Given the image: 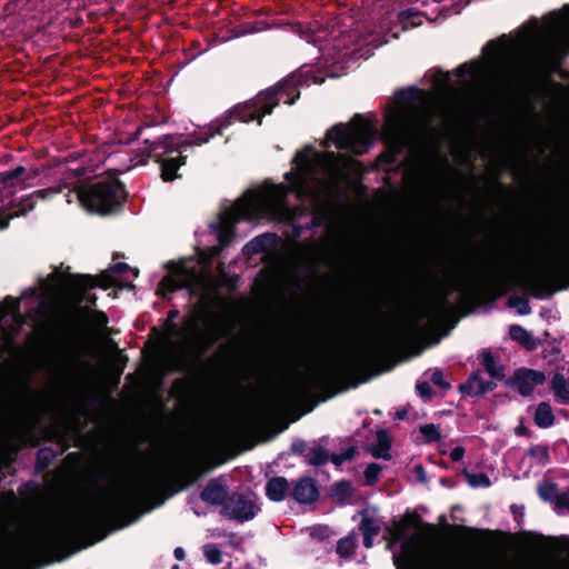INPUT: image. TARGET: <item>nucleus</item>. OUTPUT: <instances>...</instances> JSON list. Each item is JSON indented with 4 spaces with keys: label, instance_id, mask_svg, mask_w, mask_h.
Wrapping results in <instances>:
<instances>
[{
    "label": "nucleus",
    "instance_id": "f257e3e1",
    "mask_svg": "<svg viewBox=\"0 0 569 569\" xmlns=\"http://www.w3.org/2000/svg\"><path fill=\"white\" fill-rule=\"evenodd\" d=\"M62 467H139L138 471L110 489L96 508L83 517L80 531L100 532L104 539L121 530L168 499L198 483L220 465H61Z\"/></svg>",
    "mask_w": 569,
    "mask_h": 569
},
{
    "label": "nucleus",
    "instance_id": "f03ea898",
    "mask_svg": "<svg viewBox=\"0 0 569 569\" xmlns=\"http://www.w3.org/2000/svg\"><path fill=\"white\" fill-rule=\"evenodd\" d=\"M298 168L287 172L284 178L289 187L271 186L263 192H248L244 198L233 206L237 220H254L267 216L280 222L292 224V234L299 238L306 226L295 221L306 214L303 207H290L287 202L289 192H296L299 198L307 197L319 203L330 196L332 190L346 178V169L353 167L356 161L333 151H326L315 158L297 154Z\"/></svg>",
    "mask_w": 569,
    "mask_h": 569
},
{
    "label": "nucleus",
    "instance_id": "7ed1b4c3",
    "mask_svg": "<svg viewBox=\"0 0 569 569\" xmlns=\"http://www.w3.org/2000/svg\"><path fill=\"white\" fill-rule=\"evenodd\" d=\"M101 506L102 499L67 517L68 521L31 531L13 548L0 552V569H37L47 557L52 558L48 563L61 561L101 541L100 532L80 531L84 515Z\"/></svg>",
    "mask_w": 569,
    "mask_h": 569
},
{
    "label": "nucleus",
    "instance_id": "20e7f679",
    "mask_svg": "<svg viewBox=\"0 0 569 569\" xmlns=\"http://www.w3.org/2000/svg\"><path fill=\"white\" fill-rule=\"evenodd\" d=\"M101 506L102 499L67 517L68 521L31 531L13 548L0 552V569H37L47 557L52 558L48 563L61 561L101 541L100 532L80 531L84 515Z\"/></svg>",
    "mask_w": 569,
    "mask_h": 569
},
{
    "label": "nucleus",
    "instance_id": "39448f33",
    "mask_svg": "<svg viewBox=\"0 0 569 569\" xmlns=\"http://www.w3.org/2000/svg\"><path fill=\"white\" fill-rule=\"evenodd\" d=\"M68 189L67 202L79 201L88 211L109 214L120 209L127 199V191L117 178H103L96 182L70 188L67 182L32 192L22 198L12 211L0 210V229L8 227L10 219L31 211L38 200H44Z\"/></svg>",
    "mask_w": 569,
    "mask_h": 569
},
{
    "label": "nucleus",
    "instance_id": "423d86ee",
    "mask_svg": "<svg viewBox=\"0 0 569 569\" xmlns=\"http://www.w3.org/2000/svg\"><path fill=\"white\" fill-rule=\"evenodd\" d=\"M266 114L264 106L258 103L257 94L252 100L236 106L216 127V130L206 137H197L193 140H188L177 136L161 134L159 137L148 136L143 138L142 141L146 146L148 157L153 158L160 163L162 180L166 182L173 181L180 177L177 171L184 164L187 159L186 152L190 147L206 143L214 134H222V130L228 127L233 119L241 122L258 120L259 123H261V118Z\"/></svg>",
    "mask_w": 569,
    "mask_h": 569
},
{
    "label": "nucleus",
    "instance_id": "0eeeda50",
    "mask_svg": "<svg viewBox=\"0 0 569 569\" xmlns=\"http://www.w3.org/2000/svg\"><path fill=\"white\" fill-rule=\"evenodd\" d=\"M416 93L413 88L400 90L397 93L398 102L409 106L387 116L383 130L389 151L379 156L380 161L396 162L397 157L405 148L412 146L433 131L435 110L426 98L421 100L420 104H412Z\"/></svg>",
    "mask_w": 569,
    "mask_h": 569
},
{
    "label": "nucleus",
    "instance_id": "6e6552de",
    "mask_svg": "<svg viewBox=\"0 0 569 569\" xmlns=\"http://www.w3.org/2000/svg\"><path fill=\"white\" fill-rule=\"evenodd\" d=\"M369 359L370 355L368 352H361L345 362H327L307 372L298 381L296 388L301 395L331 390L347 378L360 372L369 362Z\"/></svg>",
    "mask_w": 569,
    "mask_h": 569
},
{
    "label": "nucleus",
    "instance_id": "1a4fd4ad",
    "mask_svg": "<svg viewBox=\"0 0 569 569\" xmlns=\"http://www.w3.org/2000/svg\"><path fill=\"white\" fill-rule=\"evenodd\" d=\"M568 53L569 33L562 36L556 30H550L531 47L525 73L530 78H549L560 69Z\"/></svg>",
    "mask_w": 569,
    "mask_h": 569
},
{
    "label": "nucleus",
    "instance_id": "9d476101",
    "mask_svg": "<svg viewBox=\"0 0 569 569\" xmlns=\"http://www.w3.org/2000/svg\"><path fill=\"white\" fill-rule=\"evenodd\" d=\"M327 137L332 140L337 149L357 156L368 152L373 143L371 126L361 114H356L350 124H336L328 131Z\"/></svg>",
    "mask_w": 569,
    "mask_h": 569
},
{
    "label": "nucleus",
    "instance_id": "9b49d317",
    "mask_svg": "<svg viewBox=\"0 0 569 569\" xmlns=\"http://www.w3.org/2000/svg\"><path fill=\"white\" fill-rule=\"evenodd\" d=\"M566 274H569V251L543 272L529 277L527 283L535 297L551 296L557 289L566 288V284L555 287Z\"/></svg>",
    "mask_w": 569,
    "mask_h": 569
},
{
    "label": "nucleus",
    "instance_id": "f8f14e48",
    "mask_svg": "<svg viewBox=\"0 0 569 569\" xmlns=\"http://www.w3.org/2000/svg\"><path fill=\"white\" fill-rule=\"evenodd\" d=\"M257 495L250 489L232 491L221 509V515L238 522L252 520L260 511Z\"/></svg>",
    "mask_w": 569,
    "mask_h": 569
},
{
    "label": "nucleus",
    "instance_id": "ddd939ff",
    "mask_svg": "<svg viewBox=\"0 0 569 569\" xmlns=\"http://www.w3.org/2000/svg\"><path fill=\"white\" fill-rule=\"evenodd\" d=\"M299 80L290 76L279 81L273 87L258 93V103L264 106V113H271L273 108L281 101L286 104H293L300 97L298 89Z\"/></svg>",
    "mask_w": 569,
    "mask_h": 569
},
{
    "label": "nucleus",
    "instance_id": "4468645a",
    "mask_svg": "<svg viewBox=\"0 0 569 569\" xmlns=\"http://www.w3.org/2000/svg\"><path fill=\"white\" fill-rule=\"evenodd\" d=\"M102 281L90 274H69L66 284L73 295L77 305L82 303L84 300L91 305L96 303V296L88 295V290L98 286L104 289L111 286L110 277L108 274L101 276Z\"/></svg>",
    "mask_w": 569,
    "mask_h": 569
},
{
    "label": "nucleus",
    "instance_id": "2eb2a0df",
    "mask_svg": "<svg viewBox=\"0 0 569 569\" xmlns=\"http://www.w3.org/2000/svg\"><path fill=\"white\" fill-rule=\"evenodd\" d=\"M291 450L298 455H305L308 458V462H327L330 459V462H346L352 460L356 456L357 449L356 447H348L341 453H332L326 449L325 446L317 443L311 448L307 447V443L303 440H296Z\"/></svg>",
    "mask_w": 569,
    "mask_h": 569
},
{
    "label": "nucleus",
    "instance_id": "dca6fc26",
    "mask_svg": "<svg viewBox=\"0 0 569 569\" xmlns=\"http://www.w3.org/2000/svg\"><path fill=\"white\" fill-rule=\"evenodd\" d=\"M318 481L311 476H302L291 481L289 498L301 506H313L320 499Z\"/></svg>",
    "mask_w": 569,
    "mask_h": 569
},
{
    "label": "nucleus",
    "instance_id": "f3484780",
    "mask_svg": "<svg viewBox=\"0 0 569 569\" xmlns=\"http://www.w3.org/2000/svg\"><path fill=\"white\" fill-rule=\"evenodd\" d=\"M170 271L164 276L160 286L170 292L177 291L182 288H191L196 279V274L189 271L183 264L170 262L168 264Z\"/></svg>",
    "mask_w": 569,
    "mask_h": 569
},
{
    "label": "nucleus",
    "instance_id": "a211bd4d",
    "mask_svg": "<svg viewBox=\"0 0 569 569\" xmlns=\"http://www.w3.org/2000/svg\"><path fill=\"white\" fill-rule=\"evenodd\" d=\"M227 480L223 477L212 478L200 492V499L210 506L223 508L229 496Z\"/></svg>",
    "mask_w": 569,
    "mask_h": 569
},
{
    "label": "nucleus",
    "instance_id": "6ab92c4d",
    "mask_svg": "<svg viewBox=\"0 0 569 569\" xmlns=\"http://www.w3.org/2000/svg\"><path fill=\"white\" fill-rule=\"evenodd\" d=\"M515 280L513 274L501 259L495 260L489 271L483 276L481 284L489 289L502 290L505 286Z\"/></svg>",
    "mask_w": 569,
    "mask_h": 569
},
{
    "label": "nucleus",
    "instance_id": "aec40b11",
    "mask_svg": "<svg viewBox=\"0 0 569 569\" xmlns=\"http://www.w3.org/2000/svg\"><path fill=\"white\" fill-rule=\"evenodd\" d=\"M9 322L14 325L13 331L16 332L26 322L20 312V300L11 296L6 297L0 302V328L6 327Z\"/></svg>",
    "mask_w": 569,
    "mask_h": 569
},
{
    "label": "nucleus",
    "instance_id": "412c9836",
    "mask_svg": "<svg viewBox=\"0 0 569 569\" xmlns=\"http://www.w3.org/2000/svg\"><path fill=\"white\" fill-rule=\"evenodd\" d=\"M545 373L532 369H519L513 375V383L517 386L519 393L528 397L532 393L536 386L545 382Z\"/></svg>",
    "mask_w": 569,
    "mask_h": 569
},
{
    "label": "nucleus",
    "instance_id": "4be33fe9",
    "mask_svg": "<svg viewBox=\"0 0 569 569\" xmlns=\"http://www.w3.org/2000/svg\"><path fill=\"white\" fill-rule=\"evenodd\" d=\"M20 440V422L16 418L0 421V452L14 451Z\"/></svg>",
    "mask_w": 569,
    "mask_h": 569
},
{
    "label": "nucleus",
    "instance_id": "5701e85b",
    "mask_svg": "<svg viewBox=\"0 0 569 569\" xmlns=\"http://www.w3.org/2000/svg\"><path fill=\"white\" fill-rule=\"evenodd\" d=\"M355 493L350 480H338L325 489V497L331 499L338 506H346Z\"/></svg>",
    "mask_w": 569,
    "mask_h": 569
},
{
    "label": "nucleus",
    "instance_id": "b1692460",
    "mask_svg": "<svg viewBox=\"0 0 569 569\" xmlns=\"http://www.w3.org/2000/svg\"><path fill=\"white\" fill-rule=\"evenodd\" d=\"M497 387L496 382L485 381L479 371H473L465 383L459 386L460 392L470 397H479Z\"/></svg>",
    "mask_w": 569,
    "mask_h": 569
},
{
    "label": "nucleus",
    "instance_id": "393cba45",
    "mask_svg": "<svg viewBox=\"0 0 569 569\" xmlns=\"http://www.w3.org/2000/svg\"><path fill=\"white\" fill-rule=\"evenodd\" d=\"M291 482L284 477H274L267 481L266 496L274 502L283 501L289 498Z\"/></svg>",
    "mask_w": 569,
    "mask_h": 569
},
{
    "label": "nucleus",
    "instance_id": "a878e982",
    "mask_svg": "<svg viewBox=\"0 0 569 569\" xmlns=\"http://www.w3.org/2000/svg\"><path fill=\"white\" fill-rule=\"evenodd\" d=\"M391 437L387 430H379L376 433L375 441L368 445L367 450L375 459H391Z\"/></svg>",
    "mask_w": 569,
    "mask_h": 569
},
{
    "label": "nucleus",
    "instance_id": "bb28decb",
    "mask_svg": "<svg viewBox=\"0 0 569 569\" xmlns=\"http://www.w3.org/2000/svg\"><path fill=\"white\" fill-rule=\"evenodd\" d=\"M550 390L555 396L556 402L569 405V379L567 380L562 373L553 375L550 381Z\"/></svg>",
    "mask_w": 569,
    "mask_h": 569
},
{
    "label": "nucleus",
    "instance_id": "cd10ccee",
    "mask_svg": "<svg viewBox=\"0 0 569 569\" xmlns=\"http://www.w3.org/2000/svg\"><path fill=\"white\" fill-rule=\"evenodd\" d=\"M276 242V234L264 233L256 237L243 248L244 253H259L266 252L272 248Z\"/></svg>",
    "mask_w": 569,
    "mask_h": 569
},
{
    "label": "nucleus",
    "instance_id": "c85d7f7f",
    "mask_svg": "<svg viewBox=\"0 0 569 569\" xmlns=\"http://www.w3.org/2000/svg\"><path fill=\"white\" fill-rule=\"evenodd\" d=\"M480 363L492 379H503V367L497 363L496 358L489 349H483L481 351Z\"/></svg>",
    "mask_w": 569,
    "mask_h": 569
},
{
    "label": "nucleus",
    "instance_id": "c756f323",
    "mask_svg": "<svg viewBox=\"0 0 569 569\" xmlns=\"http://www.w3.org/2000/svg\"><path fill=\"white\" fill-rule=\"evenodd\" d=\"M509 335L512 340L519 342L527 350H535L537 348L533 336L519 325H512L509 328Z\"/></svg>",
    "mask_w": 569,
    "mask_h": 569
},
{
    "label": "nucleus",
    "instance_id": "7c9ffc66",
    "mask_svg": "<svg viewBox=\"0 0 569 569\" xmlns=\"http://www.w3.org/2000/svg\"><path fill=\"white\" fill-rule=\"evenodd\" d=\"M27 170L23 166H18L13 170L4 171L0 173V182L4 187H13L19 182L30 179L37 174L34 171L32 176L24 177Z\"/></svg>",
    "mask_w": 569,
    "mask_h": 569
},
{
    "label": "nucleus",
    "instance_id": "2f4dec72",
    "mask_svg": "<svg viewBox=\"0 0 569 569\" xmlns=\"http://www.w3.org/2000/svg\"><path fill=\"white\" fill-rule=\"evenodd\" d=\"M421 518L418 513H406L401 521L395 522L392 529H390V535L395 540H401L406 536V530L410 526H413L417 521H420Z\"/></svg>",
    "mask_w": 569,
    "mask_h": 569
},
{
    "label": "nucleus",
    "instance_id": "473e14b6",
    "mask_svg": "<svg viewBox=\"0 0 569 569\" xmlns=\"http://www.w3.org/2000/svg\"><path fill=\"white\" fill-rule=\"evenodd\" d=\"M555 422L552 408L548 402H540L535 412V423L540 428L551 427Z\"/></svg>",
    "mask_w": 569,
    "mask_h": 569
},
{
    "label": "nucleus",
    "instance_id": "72a5a7b5",
    "mask_svg": "<svg viewBox=\"0 0 569 569\" xmlns=\"http://www.w3.org/2000/svg\"><path fill=\"white\" fill-rule=\"evenodd\" d=\"M59 462H82L73 459V453H69ZM88 462H223L222 460H89Z\"/></svg>",
    "mask_w": 569,
    "mask_h": 569
},
{
    "label": "nucleus",
    "instance_id": "f704fd0d",
    "mask_svg": "<svg viewBox=\"0 0 569 569\" xmlns=\"http://www.w3.org/2000/svg\"><path fill=\"white\" fill-rule=\"evenodd\" d=\"M18 491L26 499L33 500V499L38 498V510H40V498H41L42 489H41V486L39 482L38 483L36 481L24 482L19 487ZM40 511H38V513ZM40 516L38 515V518Z\"/></svg>",
    "mask_w": 569,
    "mask_h": 569
},
{
    "label": "nucleus",
    "instance_id": "c9c22d12",
    "mask_svg": "<svg viewBox=\"0 0 569 569\" xmlns=\"http://www.w3.org/2000/svg\"><path fill=\"white\" fill-rule=\"evenodd\" d=\"M357 547L356 540L351 536L343 537L338 540L336 552L341 558H350L355 553V549Z\"/></svg>",
    "mask_w": 569,
    "mask_h": 569
},
{
    "label": "nucleus",
    "instance_id": "e433bc0d",
    "mask_svg": "<svg viewBox=\"0 0 569 569\" xmlns=\"http://www.w3.org/2000/svg\"><path fill=\"white\" fill-rule=\"evenodd\" d=\"M457 531L463 532L467 535V538L470 540H478L481 538H490L493 535V531L489 529H477L473 527L467 526H455Z\"/></svg>",
    "mask_w": 569,
    "mask_h": 569
},
{
    "label": "nucleus",
    "instance_id": "4c0bfd02",
    "mask_svg": "<svg viewBox=\"0 0 569 569\" xmlns=\"http://www.w3.org/2000/svg\"><path fill=\"white\" fill-rule=\"evenodd\" d=\"M359 530L362 532V536L376 537L380 533L381 527L373 518L363 516L359 525Z\"/></svg>",
    "mask_w": 569,
    "mask_h": 569
},
{
    "label": "nucleus",
    "instance_id": "58836bf2",
    "mask_svg": "<svg viewBox=\"0 0 569 569\" xmlns=\"http://www.w3.org/2000/svg\"><path fill=\"white\" fill-rule=\"evenodd\" d=\"M463 473L467 478L468 483L473 488L490 486V480H489L488 476L483 472L471 473V472H468L467 468H463Z\"/></svg>",
    "mask_w": 569,
    "mask_h": 569
},
{
    "label": "nucleus",
    "instance_id": "ea45409f",
    "mask_svg": "<svg viewBox=\"0 0 569 569\" xmlns=\"http://www.w3.org/2000/svg\"><path fill=\"white\" fill-rule=\"evenodd\" d=\"M381 471L382 465H367V468L363 471L365 486H375L379 480Z\"/></svg>",
    "mask_w": 569,
    "mask_h": 569
},
{
    "label": "nucleus",
    "instance_id": "a19ab883",
    "mask_svg": "<svg viewBox=\"0 0 569 569\" xmlns=\"http://www.w3.org/2000/svg\"><path fill=\"white\" fill-rule=\"evenodd\" d=\"M399 18H400V21L402 22L405 28L418 27V26L421 24L420 13L415 11V10H412V9H408V10L402 11L399 14Z\"/></svg>",
    "mask_w": 569,
    "mask_h": 569
},
{
    "label": "nucleus",
    "instance_id": "79ce46f5",
    "mask_svg": "<svg viewBox=\"0 0 569 569\" xmlns=\"http://www.w3.org/2000/svg\"><path fill=\"white\" fill-rule=\"evenodd\" d=\"M420 432L427 442L438 441L441 437L440 431L433 423L421 426Z\"/></svg>",
    "mask_w": 569,
    "mask_h": 569
},
{
    "label": "nucleus",
    "instance_id": "37998d69",
    "mask_svg": "<svg viewBox=\"0 0 569 569\" xmlns=\"http://www.w3.org/2000/svg\"><path fill=\"white\" fill-rule=\"evenodd\" d=\"M557 485L553 482H543L538 488L539 497L545 501H550L556 497Z\"/></svg>",
    "mask_w": 569,
    "mask_h": 569
},
{
    "label": "nucleus",
    "instance_id": "c03bdc74",
    "mask_svg": "<svg viewBox=\"0 0 569 569\" xmlns=\"http://www.w3.org/2000/svg\"><path fill=\"white\" fill-rule=\"evenodd\" d=\"M503 46L499 41L491 40L483 48V52L490 56L493 61H497L502 54Z\"/></svg>",
    "mask_w": 569,
    "mask_h": 569
},
{
    "label": "nucleus",
    "instance_id": "a18cd8bd",
    "mask_svg": "<svg viewBox=\"0 0 569 569\" xmlns=\"http://www.w3.org/2000/svg\"><path fill=\"white\" fill-rule=\"evenodd\" d=\"M207 560L212 565H218L222 561V553L216 546H207L204 549Z\"/></svg>",
    "mask_w": 569,
    "mask_h": 569
},
{
    "label": "nucleus",
    "instance_id": "49530a36",
    "mask_svg": "<svg viewBox=\"0 0 569 569\" xmlns=\"http://www.w3.org/2000/svg\"><path fill=\"white\" fill-rule=\"evenodd\" d=\"M217 341V338L213 335H210L208 337H202L196 342V347L199 350L200 355H203L211 345H213Z\"/></svg>",
    "mask_w": 569,
    "mask_h": 569
},
{
    "label": "nucleus",
    "instance_id": "de8ad7c7",
    "mask_svg": "<svg viewBox=\"0 0 569 569\" xmlns=\"http://www.w3.org/2000/svg\"><path fill=\"white\" fill-rule=\"evenodd\" d=\"M430 380L433 385L445 390H448L451 387L450 383L443 379V373L438 369L432 371Z\"/></svg>",
    "mask_w": 569,
    "mask_h": 569
},
{
    "label": "nucleus",
    "instance_id": "09e8293b",
    "mask_svg": "<svg viewBox=\"0 0 569 569\" xmlns=\"http://www.w3.org/2000/svg\"><path fill=\"white\" fill-rule=\"evenodd\" d=\"M556 507L559 509H569V490L555 497Z\"/></svg>",
    "mask_w": 569,
    "mask_h": 569
},
{
    "label": "nucleus",
    "instance_id": "8fccbe9b",
    "mask_svg": "<svg viewBox=\"0 0 569 569\" xmlns=\"http://www.w3.org/2000/svg\"><path fill=\"white\" fill-rule=\"evenodd\" d=\"M529 453L538 460L550 459L547 448L542 446L530 449Z\"/></svg>",
    "mask_w": 569,
    "mask_h": 569
},
{
    "label": "nucleus",
    "instance_id": "3c124183",
    "mask_svg": "<svg viewBox=\"0 0 569 569\" xmlns=\"http://www.w3.org/2000/svg\"><path fill=\"white\" fill-rule=\"evenodd\" d=\"M417 388V391L418 393L421 396V397H430L431 396V387L428 382L423 381V382H419L417 383L416 386Z\"/></svg>",
    "mask_w": 569,
    "mask_h": 569
},
{
    "label": "nucleus",
    "instance_id": "603ef678",
    "mask_svg": "<svg viewBox=\"0 0 569 569\" xmlns=\"http://www.w3.org/2000/svg\"><path fill=\"white\" fill-rule=\"evenodd\" d=\"M463 455H465V448L461 446H457L450 451L449 456L452 459V461L458 462L463 458Z\"/></svg>",
    "mask_w": 569,
    "mask_h": 569
},
{
    "label": "nucleus",
    "instance_id": "864d4df0",
    "mask_svg": "<svg viewBox=\"0 0 569 569\" xmlns=\"http://www.w3.org/2000/svg\"><path fill=\"white\" fill-rule=\"evenodd\" d=\"M415 475L420 482H422V483L428 482V478H427L426 471L423 469V465H415Z\"/></svg>",
    "mask_w": 569,
    "mask_h": 569
},
{
    "label": "nucleus",
    "instance_id": "5fc2aeb1",
    "mask_svg": "<svg viewBox=\"0 0 569 569\" xmlns=\"http://www.w3.org/2000/svg\"><path fill=\"white\" fill-rule=\"evenodd\" d=\"M321 224H322V218L317 213H312V216L310 218V223L306 226V229L318 228Z\"/></svg>",
    "mask_w": 569,
    "mask_h": 569
},
{
    "label": "nucleus",
    "instance_id": "6e6d98bb",
    "mask_svg": "<svg viewBox=\"0 0 569 569\" xmlns=\"http://www.w3.org/2000/svg\"><path fill=\"white\" fill-rule=\"evenodd\" d=\"M515 300L521 301V307L518 310L520 315H527L530 312V307H529V302L527 299L520 298V297H515Z\"/></svg>",
    "mask_w": 569,
    "mask_h": 569
},
{
    "label": "nucleus",
    "instance_id": "4d7b16f0",
    "mask_svg": "<svg viewBox=\"0 0 569 569\" xmlns=\"http://www.w3.org/2000/svg\"><path fill=\"white\" fill-rule=\"evenodd\" d=\"M94 317H96V321H97V325L100 326V327H106L107 323H108V317L106 316L104 312L102 311H97L94 313Z\"/></svg>",
    "mask_w": 569,
    "mask_h": 569
},
{
    "label": "nucleus",
    "instance_id": "13d9d810",
    "mask_svg": "<svg viewBox=\"0 0 569 569\" xmlns=\"http://www.w3.org/2000/svg\"><path fill=\"white\" fill-rule=\"evenodd\" d=\"M130 267L126 262H118L111 267V270L116 273H124Z\"/></svg>",
    "mask_w": 569,
    "mask_h": 569
},
{
    "label": "nucleus",
    "instance_id": "bf43d9fd",
    "mask_svg": "<svg viewBox=\"0 0 569 569\" xmlns=\"http://www.w3.org/2000/svg\"><path fill=\"white\" fill-rule=\"evenodd\" d=\"M154 127L150 124L140 126L133 134L131 140L140 139L147 130H152Z\"/></svg>",
    "mask_w": 569,
    "mask_h": 569
},
{
    "label": "nucleus",
    "instance_id": "052dcab7",
    "mask_svg": "<svg viewBox=\"0 0 569 569\" xmlns=\"http://www.w3.org/2000/svg\"><path fill=\"white\" fill-rule=\"evenodd\" d=\"M174 558L179 561L184 560L186 558V551L182 547H177L173 551Z\"/></svg>",
    "mask_w": 569,
    "mask_h": 569
},
{
    "label": "nucleus",
    "instance_id": "680f3d73",
    "mask_svg": "<svg viewBox=\"0 0 569 569\" xmlns=\"http://www.w3.org/2000/svg\"><path fill=\"white\" fill-rule=\"evenodd\" d=\"M457 71H458V74H459V76H461V77H462V76H465V74H467L468 72H472V73H473V72H476V70H475V69L469 70L467 64H461V66L458 68V70H457Z\"/></svg>",
    "mask_w": 569,
    "mask_h": 569
},
{
    "label": "nucleus",
    "instance_id": "e2e57ef3",
    "mask_svg": "<svg viewBox=\"0 0 569 569\" xmlns=\"http://www.w3.org/2000/svg\"><path fill=\"white\" fill-rule=\"evenodd\" d=\"M553 451L557 452H563V451H568V446L566 442H558L556 443L555 448H553Z\"/></svg>",
    "mask_w": 569,
    "mask_h": 569
},
{
    "label": "nucleus",
    "instance_id": "0e129e2a",
    "mask_svg": "<svg viewBox=\"0 0 569 569\" xmlns=\"http://www.w3.org/2000/svg\"><path fill=\"white\" fill-rule=\"evenodd\" d=\"M373 538L372 536H363V546L366 548H371L373 546Z\"/></svg>",
    "mask_w": 569,
    "mask_h": 569
},
{
    "label": "nucleus",
    "instance_id": "69168bd1",
    "mask_svg": "<svg viewBox=\"0 0 569 569\" xmlns=\"http://www.w3.org/2000/svg\"><path fill=\"white\" fill-rule=\"evenodd\" d=\"M74 320H76L74 315L71 312L68 313L64 327L69 329L73 325Z\"/></svg>",
    "mask_w": 569,
    "mask_h": 569
},
{
    "label": "nucleus",
    "instance_id": "338daca9",
    "mask_svg": "<svg viewBox=\"0 0 569 569\" xmlns=\"http://www.w3.org/2000/svg\"><path fill=\"white\" fill-rule=\"evenodd\" d=\"M51 465H34V471L39 475L46 471Z\"/></svg>",
    "mask_w": 569,
    "mask_h": 569
},
{
    "label": "nucleus",
    "instance_id": "774afa93",
    "mask_svg": "<svg viewBox=\"0 0 569 569\" xmlns=\"http://www.w3.org/2000/svg\"><path fill=\"white\" fill-rule=\"evenodd\" d=\"M406 417H407V410H406V409L398 410V411L396 412V416H395V418H396L397 420H403Z\"/></svg>",
    "mask_w": 569,
    "mask_h": 569
}]
</instances>
